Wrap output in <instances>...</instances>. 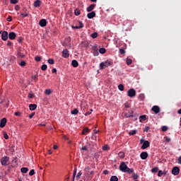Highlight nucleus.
Returning a JSON list of instances; mask_svg holds the SVG:
<instances>
[{
  "label": "nucleus",
  "instance_id": "obj_1",
  "mask_svg": "<svg viewBox=\"0 0 181 181\" xmlns=\"http://www.w3.org/2000/svg\"><path fill=\"white\" fill-rule=\"evenodd\" d=\"M119 170L124 173H134V169L128 168L125 162H122L119 165Z\"/></svg>",
  "mask_w": 181,
  "mask_h": 181
},
{
  "label": "nucleus",
  "instance_id": "obj_2",
  "mask_svg": "<svg viewBox=\"0 0 181 181\" xmlns=\"http://www.w3.org/2000/svg\"><path fill=\"white\" fill-rule=\"evenodd\" d=\"M111 64H112V62H111L110 60H107L100 64V70L107 69V67L111 66Z\"/></svg>",
  "mask_w": 181,
  "mask_h": 181
},
{
  "label": "nucleus",
  "instance_id": "obj_3",
  "mask_svg": "<svg viewBox=\"0 0 181 181\" xmlns=\"http://www.w3.org/2000/svg\"><path fill=\"white\" fill-rule=\"evenodd\" d=\"M8 162H9V157L4 156V157L1 158V164L2 165V166H6Z\"/></svg>",
  "mask_w": 181,
  "mask_h": 181
},
{
  "label": "nucleus",
  "instance_id": "obj_4",
  "mask_svg": "<svg viewBox=\"0 0 181 181\" xmlns=\"http://www.w3.org/2000/svg\"><path fill=\"white\" fill-rule=\"evenodd\" d=\"M127 95L131 98L135 97L136 95V91L135 90V89L131 88L128 90Z\"/></svg>",
  "mask_w": 181,
  "mask_h": 181
},
{
  "label": "nucleus",
  "instance_id": "obj_5",
  "mask_svg": "<svg viewBox=\"0 0 181 181\" xmlns=\"http://www.w3.org/2000/svg\"><path fill=\"white\" fill-rule=\"evenodd\" d=\"M1 39L4 41L8 40V31L1 30Z\"/></svg>",
  "mask_w": 181,
  "mask_h": 181
},
{
  "label": "nucleus",
  "instance_id": "obj_6",
  "mask_svg": "<svg viewBox=\"0 0 181 181\" xmlns=\"http://www.w3.org/2000/svg\"><path fill=\"white\" fill-rule=\"evenodd\" d=\"M134 110H129V114L126 115L127 118H134L135 121H136L137 119V116L136 115H134Z\"/></svg>",
  "mask_w": 181,
  "mask_h": 181
},
{
  "label": "nucleus",
  "instance_id": "obj_7",
  "mask_svg": "<svg viewBox=\"0 0 181 181\" xmlns=\"http://www.w3.org/2000/svg\"><path fill=\"white\" fill-rule=\"evenodd\" d=\"M180 172V169L179 168V167H174L172 170V173L175 176H177Z\"/></svg>",
  "mask_w": 181,
  "mask_h": 181
},
{
  "label": "nucleus",
  "instance_id": "obj_8",
  "mask_svg": "<svg viewBox=\"0 0 181 181\" xmlns=\"http://www.w3.org/2000/svg\"><path fill=\"white\" fill-rule=\"evenodd\" d=\"M151 110L155 112V114H159V112H160V107L158 105H154L152 107Z\"/></svg>",
  "mask_w": 181,
  "mask_h": 181
},
{
  "label": "nucleus",
  "instance_id": "obj_9",
  "mask_svg": "<svg viewBox=\"0 0 181 181\" xmlns=\"http://www.w3.org/2000/svg\"><path fill=\"white\" fill-rule=\"evenodd\" d=\"M17 57L18 59H24L25 57V54L22 53V49L21 48L18 49Z\"/></svg>",
  "mask_w": 181,
  "mask_h": 181
},
{
  "label": "nucleus",
  "instance_id": "obj_10",
  "mask_svg": "<svg viewBox=\"0 0 181 181\" xmlns=\"http://www.w3.org/2000/svg\"><path fill=\"white\" fill-rule=\"evenodd\" d=\"M148 156V152L146 151H143L140 154V158L143 160H145V159H147Z\"/></svg>",
  "mask_w": 181,
  "mask_h": 181
},
{
  "label": "nucleus",
  "instance_id": "obj_11",
  "mask_svg": "<svg viewBox=\"0 0 181 181\" xmlns=\"http://www.w3.org/2000/svg\"><path fill=\"white\" fill-rule=\"evenodd\" d=\"M79 25H71L72 29H83L84 28V24H83V22L78 21Z\"/></svg>",
  "mask_w": 181,
  "mask_h": 181
},
{
  "label": "nucleus",
  "instance_id": "obj_12",
  "mask_svg": "<svg viewBox=\"0 0 181 181\" xmlns=\"http://www.w3.org/2000/svg\"><path fill=\"white\" fill-rule=\"evenodd\" d=\"M8 39L10 40H15L16 39V34L14 32H10L8 33Z\"/></svg>",
  "mask_w": 181,
  "mask_h": 181
},
{
  "label": "nucleus",
  "instance_id": "obj_13",
  "mask_svg": "<svg viewBox=\"0 0 181 181\" xmlns=\"http://www.w3.org/2000/svg\"><path fill=\"white\" fill-rule=\"evenodd\" d=\"M6 118H2L0 121V128H4L5 125H6Z\"/></svg>",
  "mask_w": 181,
  "mask_h": 181
},
{
  "label": "nucleus",
  "instance_id": "obj_14",
  "mask_svg": "<svg viewBox=\"0 0 181 181\" xmlns=\"http://www.w3.org/2000/svg\"><path fill=\"white\" fill-rule=\"evenodd\" d=\"M39 25L41 26V28H45L47 25V21L46 19H42L39 21Z\"/></svg>",
  "mask_w": 181,
  "mask_h": 181
},
{
  "label": "nucleus",
  "instance_id": "obj_15",
  "mask_svg": "<svg viewBox=\"0 0 181 181\" xmlns=\"http://www.w3.org/2000/svg\"><path fill=\"white\" fill-rule=\"evenodd\" d=\"M70 56V54H69V50L64 49L62 51V57H64V59H67V57H69Z\"/></svg>",
  "mask_w": 181,
  "mask_h": 181
},
{
  "label": "nucleus",
  "instance_id": "obj_16",
  "mask_svg": "<svg viewBox=\"0 0 181 181\" xmlns=\"http://www.w3.org/2000/svg\"><path fill=\"white\" fill-rule=\"evenodd\" d=\"M150 143L148 141H144L143 145L141 146V149H146V148H149Z\"/></svg>",
  "mask_w": 181,
  "mask_h": 181
},
{
  "label": "nucleus",
  "instance_id": "obj_17",
  "mask_svg": "<svg viewBox=\"0 0 181 181\" xmlns=\"http://www.w3.org/2000/svg\"><path fill=\"white\" fill-rule=\"evenodd\" d=\"M95 16V11H91L90 13L87 14V18L88 19H93Z\"/></svg>",
  "mask_w": 181,
  "mask_h": 181
},
{
  "label": "nucleus",
  "instance_id": "obj_18",
  "mask_svg": "<svg viewBox=\"0 0 181 181\" xmlns=\"http://www.w3.org/2000/svg\"><path fill=\"white\" fill-rule=\"evenodd\" d=\"M29 108L30 111H35L37 108V105L36 104H30Z\"/></svg>",
  "mask_w": 181,
  "mask_h": 181
},
{
  "label": "nucleus",
  "instance_id": "obj_19",
  "mask_svg": "<svg viewBox=\"0 0 181 181\" xmlns=\"http://www.w3.org/2000/svg\"><path fill=\"white\" fill-rule=\"evenodd\" d=\"M92 50H93V52H95L94 56H98V48L97 47L96 45H93L92 47Z\"/></svg>",
  "mask_w": 181,
  "mask_h": 181
},
{
  "label": "nucleus",
  "instance_id": "obj_20",
  "mask_svg": "<svg viewBox=\"0 0 181 181\" xmlns=\"http://www.w3.org/2000/svg\"><path fill=\"white\" fill-rule=\"evenodd\" d=\"M96 5L95 4H90L88 8H87V12H91L95 8Z\"/></svg>",
  "mask_w": 181,
  "mask_h": 181
},
{
  "label": "nucleus",
  "instance_id": "obj_21",
  "mask_svg": "<svg viewBox=\"0 0 181 181\" xmlns=\"http://www.w3.org/2000/svg\"><path fill=\"white\" fill-rule=\"evenodd\" d=\"M40 4H42V1L40 0H36L34 2V6L35 8H39V6H40Z\"/></svg>",
  "mask_w": 181,
  "mask_h": 181
},
{
  "label": "nucleus",
  "instance_id": "obj_22",
  "mask_svg": "<svg viewBox=\"0 0 181 181\" xmlns=\"http://www.w3.org/2000/svg\"><path fill=\"white\" fill-rule=\"evenodd\" d=\"M71 65L73 66V67H78V62H77V60L74 59L71 62Z\"/></svg>",
  "mask_w": 181,
  "mask_h": 181
},
{
  "label": "nucleus",
  "instance_id": "obj_23",
  "mask_svg": "<svg viewBox=\"0 0 181 181\" xmlns=\"http://www.w3.org/2000/svg\"><path fill=\"white\" fill-rule=\"evenodd\" d=\"M88 132H90V129H88V127H85V128L83 129L81 134H82V135H86V134H88Z\"/></svg>",
  "mask_w": 181,
  "mask_h": 181
},
{
  "label": "nucleus",
  "instance_id": "obj_24",
  "mask_svg": "<svg viewBox=\"0 0 181 181\" xmlns=\"http://www.w3.org/2000/svg\"><path fill=\"white\" fill-rule=\"evenodd\" d=\"M72 115H77L78 114V109L75 108L74 110L71 111Z\"/></svg>",
  "mask_w": 181,
  "mask_h": 181
},
{
  "label": "nucleus",
  "instance_id": "obj_25",
  "mask_svg": "<svg viewBox=\"0 0 181 181\" xmlns=\"http://www.w3.org/2000/svg\"><path fill=\"white\" fill-rule=\"evenodd\" d=\"M76 175H77V168L76 167H75L74 170L72 181H74V180L76 179Z\"/></svg>",
  "mask_w": 181,
  "mask_h": 181
},
{
  "label": "nucleus",
  "instance_id": "obj_26",
  "mask_svg": "<svg viewBox=\"0 0 181 181\" xmlns=\"http://www.w3.org/2000/svg\"><path fill=\"white\" fill-rule=\"evenodd\" d=\"M28 170H29V168H22L21 169V173H28Z\"/></svg>",
  "mask_w": 181,
  "mask_h": 181
},
{
  "label": "nucleus",
  "instance_id": "obj_27",
  "mask_svg": "<svg viewBox=\"0 0 181 181\" xmlns=\"http://www.w3.org/2000/svg\"><path fill=\"white\" fill-rule=\"evenodd\" d=\"M118 156H119V158H125V153H124V152H122V151H120V152L118 153Z\"/></svg>",
  "mask_w": 181,
  "mask_h": 181
},
{
  "label": "nucleus",
  "instance_id": "obj_28",
  "mask_svg": "<svg viewBox=\"0 0 181 181\" xmlns=\"http://www.w3.org/2000/svg\"><path fill=\"white\" fill-rule=\"evenodd\" d=\"M74 13H75L76 16H78L80 15V13H81V12L80 11V9L76 8L74 11Z\"/></svg>",
  "mask_w": 181,
  "mask_h": 181
},
{
  "label": "nucleus",
  "instance_id": "obj_29",
  "mask_svg": "<svg viewBox=\"0 0 181 181\" xmlns=\"http://www.w3.org/2000/svg\"><path fill=\"white\" fill-rule=\"evenodd\" d=\"M138 132V130H132L129 132V135L132 136L135 135Z\"/></svg>",
  "mask_w": 181,
  "mask_h": 181
},
{
  "label": "nucleus",
  "instance_id": "obj_30",
  "mask_svg": "<svg viewBox=\"0 0 181 181\" xmlns=\"http://www.w3.org/2000/svg\"><path fill=\"white\" fill-rule=\"evenodd\" d=\"M110 181H118V177L113 175L110 177Z\"/></svg>",
  "mask_w": 181,
  "mask_h": 181
},
{
  "label": "nucleus",
  "instance_id": "obj_31",
  "mask_svg": "<svg viewBox=\"0 0 181 181\" xmlns=\"http://www.w3.org/2000/svg\"><path fill=\"white\" fill-rule=\"evenodd\" d=\"M31 80H32L33 81H37V80H38L37 75L32 76H31Z\"/></svg>",
  "mask_w": 181,
  "mask_h": 181
},
{
  "label": "nucleus",
  "instance_id": "obj_32",
  "mask_svg": "<svg viewBox=\"0 0 181 181\" xmlns=\"http://www.w3.org/2000/svg\"><path fill=\"white\" fill-rule=\"evenodd\" d=\"M98 33H93L90 35V37L93 38V39H96V37H98Z\"/></svg>",
  "mask_w": 181,
  "mask_h": 181
},
{
  "label": "nucleus",
  "instance_id": "obj_33",
  "mask_svg": "<svg viewBox=\"0 0 181 181\" xmlns=\"http://www.w3.org/2000/svg\"><path fill=\"white\" fill-rule=\"evenodd\" d=\"M158 170H159V168H158V167H155L151 169L152 173H158Z\"/></svg>",
  "mask_w": 181,
  "mask_h": 181
},
{
  "label": "nucleus",
  "instance_id": "obj_34",
  "mask_svg": "<svg viewBox=\"0 0 181 181\" xmlns=\"http://www.w3.org/2000/svg\"><path fill=\"white\" fill-rule=\"evenodd\" d=\"M41 70H42V71H46V70H47V65L46 64L42 65Z\"/></svg>",
  "mask_w": 181,
  "mask_h": 181
},
{
  "label": "nucleus",
  "instance_id": "obj_35",
  "mask_svg": "<svg viewBox=\"0 0 181 181\" xmlns=\"http://www.w3.org/2000/svg\"><path fill=\"white\" fill-rule=\"evenodd\" d=\"M105 52H107V50L105 49V48H100L99 49V52L101 54H104V53H105Z\"/></svg>",
  "mask_w": 181,
  "mask_h": 181
},
{
  "label": "nucleus",
  "instance_id": "obj_36",
  "mask_svg": "<svg viewBox=\"0 0 181 181\" xmlns=\"http://www.w3.org/2000/svg\"><path fill=\"white\" fill-rule=\"evenodd\" d=\"M45 94H46L47 95H50L52 94V90H50V89H47V90H45Z\"/></svg>",
  "mask_w": 181,
  "mask_h": 181
},
{
  "label": "nucleus",
  "instance_id": "obj_37",
  "mask_svg": "<svg viewBox=\"0 0 181 181\" xmlns=\"http://www.w3.org/2000/svg\"><path fill=\"white\" fill-rule=\"evenodd\" d=\"M168 129H169V128L167 126H163L161 127V130L163 131V132H166V131H168Z\"/></svg>",
  "mask_w": 181,
  "mask_h": 181
},
{
  "label": "nucleus",
  "instance_id": "obj_38",
  "mask_svg": "<svg viewBox=\"0 0 181 181\" xmlns=\"http://www.w3.org/2000/svg\"><path fill=\"white\" fill-rule=\"evenodd\" d=\"M81 175H83V173L81 171H79L76 175V180H78L80 179Z\"/></svg>",
  "mask_w": 181,
  "mask_h": 181
},
{
  "label": "nucleus",
  "instance_id": "obj_39",
  "mask_svg": "<svg viewBox=\"0 0 181 181\" xmlns=\"http://www.w3.org/2000/svg\"><path fill=\"white\" fill-rule=\"evenodd\" d=\"M140 121L142 119V121H146V115H141L139 117Z\"/></svg>",
  "mask_w": 181,
  "mask_h": 181
},
{
  "label": "nucleus",
  "instance_id": "obj_40",
  "mask_svg": "<svg viewBox=\"0 0 181 181\" xmlns=\"http://www.w3.org/2000/svg\"><path fill=\"white\" fill-rule=\"evenodd\" d=\"M21 67H25L26 66V62L24 60L21 61V63L19 64Z\"/></svg>",
  "mask_w": 181,
  "mask_h": 181
},
{
  "label": "nucleus",
  "instance_id": "obj_41",
  "mask_svg": "<svg viewBox=\"0 0 181 181\" xmlns=\"http://www.w3.org/2000/svg\"><path fill=\"white\" fill-rule=\"evenodd\" d=\"M3 134H4V138L5 139H9V136H8V133H6V132H4Z\"/></svg>",
  "mask_w": 181,
  "mask_h": 181
},
{
  "label": "nucleus",
  "instance_id": "obj_42",
  "mask_svg": "<svg viewBox=\"0 0 181 181\" xmlns=\"http://www.w3.org/2000/svg\"><path fill=\"white\" fill-rule=\"evenodd\" d=\"M85 172H86V175H88V173L90 172V170H91V168L90 167H86L84 169Z\"/></svg>",
  "mask_w": 181,
  "mask_h": 181
},
{
  "label": "nucleus",
  "instance_id": "obj_43",
  "mask_svg": "<svg viewBox=\"0 0 181 181\" xmlns=\"http://www.w3.org/2000/svg\"><path fill=\"white\" fill-rule=\"evenodd\" d=\"M139 98L141 100H145V95H144V93H141L139 95Z\"/></svg>",
  "mask_w": 181,
  "mask_h": 181
},
{
  "label": "nucleus",
  "instance_id": "obj_44",
  "mask_svg": "<svg viewBox=\"0 0 181 181\" xmlns=\"http://www.w3.org/2000/svg\"><path fill=\"white\" fill-rule=\"evenodd\" d=\"M118 89H119L120 91H124V85L119 84V85L118 86Z\"/></svg>",
  "mask_w": 181,
  "mask_h": 181
},
{
  "label": "nucleus",
  "instance_id": "obj_45",
  "mask_svg": "<svg viewBox=\"0 0 181 181\" xmlns=\"http://www.w3.org/2000/svg\"><path fill=\"white\" fill-rule=\"evenodd\" d=\"M47 62L49 64H54V60L53 59H49Z\"/></svg>",
  "mask_w": 181,
  "mask_h": 181
},
{
  "label": "nucleus",
  "instance_id": "obj_46",
  "mask_svg": "<svg viewBox=\"0 0 181 181\" xmlns=\"http://www.w3.org/2000/svg\"><path fill=\"white\" fill-rule=\"evenodd\" d=\"M18 0H10V4H12L13 5H16L18 4Z\"/></svg>",
  "mask_w": 181,
  "mask_h": 181
},
{
  "label": "nucleus",
  "instance_id": "obj_47",
  "mask_svg": "<svg viewBox=\"0 0 181 181\" xmlns=\"http://www.w3.org/2000/svg\"><path fill=\"white\" fill-rule=\"evenodd\" d=\"M92 112H93V110L90 109L88 112H86L85 113L86 117H87V116H88V115H90V114H92Z\"/></svg>",
  "mask_w": 181,
  "mask_h": 181
},
{
  "label": "nucleus",
  "instance_id": "obj_48",
  "mask_svg": "<svg viewBox=\"0 0 181 181\" xmlns=\"http://www.w3.org/2000/svg\"><path fill=\"white\" fill-rule=\"evenodd\" d=\"M127 64H128V66H129V64H132V59H127Z\"/></svg>",
  "mask_w": 181,
  "mask_h": 181
},
{
  "label": "nucleus",
  "instance_id": "obj_49",
  "mask_svg": "<svg viewBox=\"0 0 181 181\" xmlns=\"http://www.w3.org/2000/svg\"><path fill=\"white\" fill-rule=\"evenodd\" d=\"M119 53H120V54H125V49L123 48H120Z\"/></svg>",
  "mask_w": 181,
  "mask_h": 181
},
{
  "label": "nucleus",
  "instance_id": "obj_50",
  "mask_svg": "<svg viewBox=\"0 0 181 181\" xmlns=\"http://www.w3.org/2000/svg\"><path fill=\"white\" fill-rule=\"evenodd\" d=\"M149 129H151V127H149V126H146L145 128L144 129V132H148V131H149Z\"/></svg>",
  "mask_w": 181,
  "mask_h": 181
},
{
  "label": "nucleus",
  "instance_id": "obj_51",
  "mask_svg": "<svg viewBox=\"0 0 181 181\" xmlns=\"http://www.w3.org/2000/svg\"><path fill=\"white\" fill-rule=\"evenodd\" d=\"M35 62H40V60H42V58L39 56H37L35 57Z\"/></svg>",
  "mask_w": 181,
  "mask_h": 181
},
{
  "label": "nucleus",
  "instance_id": "obj_52",
  "mask_svg": "<svg viewBox=\"0 0 181 181\" xmlns=\"http://www.w3.org/2000/svg\"><path fill=\"white\" fill-rule=\"evenodd\" d=\"M164 139H165V142H168V143L170 142V141H171L170 138H169L168 136H165Z\"/></svg>",
  "mask_w": 181,
  "mask_h": 181
},
{
  "label": "nucleus",
  "instance_id": "obj_53",
  "mask_svg": "<svg viewBox=\"0 0 181 181\" xmlns=\"http://www.w3.org/2000/svg\"><path fill=\"white\" fill-rule=\"evenodd\" d=\"M81 150V151H88V147H87V146H82Z\"/></svg>",
  "mask_w": 181,
  "mask_h": 181
},
{
  "label": "nucleus",
  "instance_id": "obj_54",
  "mask_svg": "<svg viewBox=\"0 0 181 181\" xmlns=\"http://www.w3.org/2000/svg\"><path fill=\"white\" fill-rule=\"evenodd\" d=\"M35 175V170H31L29 173L30 176H33Z\"/></svg>",
  "mask_w": 181,
  "mask_h": 181
},
{
  "label": "nucleus",
  "instance_id": "obj_55",
  "mask_svg": "<svg viewBox=\"0 0 181 181\" xmlns=\"http://www.w3.org/2000/svg\"><path fill=\"white\" fill-rule=\"evenodd\" d=\"M163 175V172L162 170H159L158 173V176L160 177H162Z\"/></svg>",
  "mask_w": 181,
  "mask_h": 181
},
{
  "label": "nucleus",
  "instance_id": "obj_56",
  "mask_svg": "<svg viewBox=\"0 0 181 181\" xmlns=\"http://www.w3.org/2000/svg\"><path fill=\"white\" fill-rule=\"evenodd\" d=\"M21 16H22L23 18H26L27 16H29V14L28 13H22L21 14Z\"/></svg>",
  "mask_w": 181,
  "mask_h": 181
},
{
  "label": "nucleus",
  "instance_id": "obj_57",
  "mask_svg": "<svg viewBox=\"0 0 181 181\" xmlns=\"http://www.w3.org/2000/svg\"><path fill=\"white\" fill-rule=\"evenodd\" d=\"M36 113L35 112H32L30 115H29V118L30 119H32V118H33V117H35V115Z\"/></svg>",
  "mask_w": 181,
  "mask_h": 181
},
{
  "label": "nucleus",
  "instance_id": "obj_58",
  "mask_svg": "<svg viewBox=\"0 0 181 181\" xmlns=\"http://www.w3.org/2000/svg\"><path fill=\"white\" fill-rule=\"evenodd\" d=\"M6 21L7 22H12V16H8Z\"/></svg>",
  "mask_w": 181,
  "mask_h": 181
},
{
  "label": "nucleus",
  "instance_id": "obj_59",
  "mask_svg": "<svg viewBox=\"0 0 181 181\" xmlns=\"http://www.w3.org/2000/svg\"><path fill=\"white\" fill-rule=\"evenodd\" d=\"M23 40V37H20L18 39V43H22Z\"/></svg>",
  "mask_w": 181,
  "mask_h": 181
},
{
  "label": "nucleus",
  "instance_id": "obj_60",
  "mask_svg": "<svg viewBox=\"0 0 181 181\" xmlns=\"http://www.w3.org/2000/svg\"><path fill=\"white\" fill-rule=\"evenodd\" d=\"M35 95H33V93H29L28 94V98H34Z\"/></svg>",
  "mask_w": 181,
  "mask_h": 181
},
{
  "label": "nucleus",
  "instance_id": "obj_61",
  "mask_svg": "<svg viewBox=\"0 0 181 181\" xmlns=\"http://www.w3.org/2000/svg\"><path fill=\"white\" fill-rule=\"evenodd\" d=\"M138 177H139L138 175L134 174V175H133L134 180H136V179H138Z\"/></svg>",
  "mask_w": 181,
  "mask_h": 181
},
{
  "label": "nucleus",
  "instance_id": "obj_62",
  "mask_svg": "<svg viewBox=\"0 0 181 181\" xmlns=\"http://www.w3.org/2000/svg\"><path fill=\"white\" fill-rule=\"evenodd\" d=\"M103 151H107L108 150V146L107 145L103 146Z\"/></svg>",
  "mask_w": 181,
  "mask_h": 181
},
{
  "label": "nucleus",
  "instance_id": "obj_63",
  "mask_svg": "<svg viewBox=\"0 0 181 181\" xmlns=\"http://www.w3.org/2000/svg\"><path fill=\"white\" fill-rule=\"evenodd\" d=\"M20 8H21V6H19V5H16V6H15V7H14V9H15L16 11H19Z\"/></svg>",
  "mask_w": 181,
  "mask_h": 181
},
{
  "label": "nucleus",
  "instance_id": "obj_64",
  "mask_svg": "<svg viewBox=\"0 0 181 181\" xmlns=\"http://www.w3.org/2000/svg\"><path fill=\"white\" fill-rule=\"evenodd\" d=\"M177 163H179L180 165H181V156L178 158L177 159Z\"/></svg>",
  "mask_w": 181,
  "mask_h": 181
}]
</instances>
